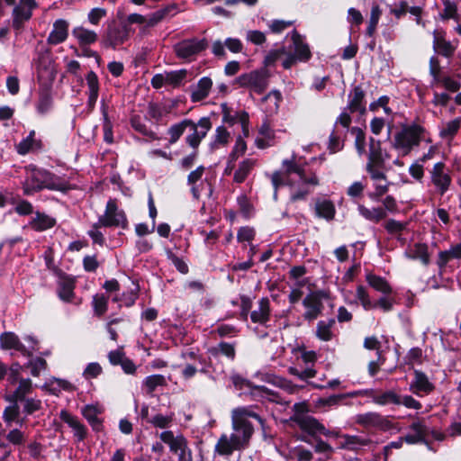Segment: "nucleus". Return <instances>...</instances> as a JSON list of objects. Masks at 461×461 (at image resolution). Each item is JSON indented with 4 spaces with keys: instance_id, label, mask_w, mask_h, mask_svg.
I'll return each instance as SVG.
<instances>
[{
    "instance_id": "nucleus-58",
    "label": "nucleus",
    "mask_w": 461,
    "mask_h": 461,
    "mask_svg": "<svg viewBox=\"0 0 461 461\" xmlns=\"http://www.w3.org/2000/svg\"><path fill=\"white\" fill-rule=\"evenodd\" d=\"M131 127L140 134L148 136L151 139H156L155 133L148 129L140 116H133L131 119Z\"/></svg>"
},
{
    "instance_id": "nucleus-31",
    "label": "nucleus",
    "mask_w": 461,
    "mask_h": 461,
    "mask_svg": "<svg viewBox=\"0 0 461 461\" xmlns=\"http://www.w3.org/2000/svg\"><path fill=\"white\" fill-rule=\"evenodd\" d=\"M236 343L221 341L216 346L209 348V353L214 357L224 356L229 360L233 361L236 357Z\"/></svg>"
},
{
    "instance_id": "nucleus-36",
    "label": "nucleus",
    "mask_w": 461,
    "mask_h": 461,
    "mask_svg": "<svg viewBox=\"0 0 461 461\" xmlns=\"http://www.w3.org/2000/svg\"><path fill=\"white\" fill-rule=\"evenodd\" d=\"M56 220L44 213L36 212L35 217L30 221V226L36 231H43L52 228Z\"/></svg>"
},
{
    "instance_id": "nucleus-18",
    "label": "nucleus",
    "mask_w": 461,
    "mask_h": 461,
    "mask_svg": "<svg viewBox=\"0 0 461 461\" xmlns=\"http://www.w3.org/2000/svg\"><path fill=\"white\" fill-rule=\"evenodd\" d=\"M258 166V159L253 158H246L235 165L233 169V182L241 184L249 177L251 172Z\"/></svg>"
},
{
    "instance_id": "nucleus-24",
    "label": "nucleus",
    "mask_w": 461,
    "mask_h": 461,
    "mask_svg": "<svg viewBox=\"0 0 461 461\" xmlns=\"http://www.w3.org/2000/svg\"><path fill=\"white\" fill-rule=\"evenodd\" d=\"M314 212L317 217L330 221L335 218L336 207L330 199L317 198L314 202Z\"/></svg>"
},
{
    "instance_id": "nucleus-38",
    "label": "nucleus",
    "mask_w": 461,
    "mask_h": 461,
    "mask_svg": "<svg viewBox=\"0 0 461 461\" xmlns=\"http://www.w3.org/2000/svg\"><path fill=\"white\" fill-rule=\"evenodd\" d=\"M0 346L3 349H23V344L19 337L12 331H5L0 335Z\"/></svg>"
},
{
    "instance_id": "nucleus-55",
    "label": "nucleus",
    "mask_w": 461,
    "mask_h": 461,
    "mask_svg": "<svg viewBox=\"0 0 461 461\" xmlns=\"http://www.w3.org/2000/svg\"><path fill=\"white\" fill-rule=\"evenodd\" d=\"M11 405L5 407L3 412V419L7 425L18 419L20 415V407L17 402H9Z\"/></svg>"
},
{
    "instance_id": "nucleus-42",
    "label": "nucleus",
    "mask_w": 461,
    "mask_h": 461,
    "mask_svg": "<svg viewBox=\"0 0 461 461\" xmlns=\"http://www.w3.org/2000/svg\"><path fill=\"white\" fill-rule=\"evenodd\" d=\"M159 437L164 443L169 446L170 451L172 453H177V448H179L181 444L186 440L183 435L175 437L173 431L171 430L163 431Z\"/></svg>"
},
{
    "instance_id": "nucleus-5",
    "label": "nucleus",
    "mask_w": 461,
    "mask_h": 461,
    "mask_svg": "<svg viewBox=\"0 0 461 461\" xmlns=\"http://www.w3.org/2000/svg\"><path fill=\"white\" fill-rule=\"evenodd\" d=\"M291 39L294 43V54L287 53V57L283 59L284 68L289 69L297 61L305 62L310 59L312 53L308 44L303 42L302 36L295 30L292 32Z\"/></svg>"
},
{
    "instance_id": "nucleus-53",
    "label": "nucleus",
    "mask_w": 461,
    "mask_h": 461,
    "mask_svg": "<svg viewBox=\"0 0 461 461\" xmlns=\"http://www.w3.org/2000/svg\"><path fill=\"white\" fill-rule=\"evenodd\" d=\"M382 14V10L377 4L373 5L370 13L369 24L366 29V34L370 37L374 36L379 19Z\"/></svg>"
},
{
    "instance_id": "nucleus-39",
    "label": "nucleus",
    "mask_w": 461,
    "mask_h": 461,
    "mask_svg": "<svg viewBox=\"0 0 461 461\" xmlns=\"http://www.w3.org/2000/svg\"><path fill=\"white\" fill-rule=\"evenodd\" d=\"M384 158L382 155V149L380 147L379 141H375L373 138L370 140V148H369V153H368V161L366 165L374 166H381L384 167Z\"/></svg>"
},
{
    "instance_id": "nucleus-49",
    "label": "nucleus",
    "mask_w": 461,
    "mask_h": 461,
    "mask_svg": "<svg viewBox=\"0 0 461 461\" xmlns=\"http://www.w3.org/2000/svg\"><path fill=\"white\" fill-rule=\"evenodd\" d=\"M143 385L148 393H152L158 386H166L167 380L163 375H151L144 379Z\"/></svg>"
},
{
    "instance_id": "nucleus-14",
    "label": "nucleus",
    "mask_w": 461,
    "mask_h": 461,
    "mask_svg": "<svg viewBox=\"0 0 461 461\" xmlns=\"http://www.w3.org/2000/svg\"><path fill=\"white\" fill-rule=\"evenodd\" d=\"M356 422L365 428H376L388 430L393 428V424L387 418L378 412H366L356 416Z\"/></svg>"
},
{
    "instance_id": "nucleus-12",
    "label": "nucleus",
    "mask_w": 461,
    "mask_h": 461,
    "mask_svg": "<svg viewBox=\"0 0 461 461\" xmlns=\"http://www.w3.org/2000/svg\"><path fill=\"white\" fill-rule=\"evenodd\" d=\"M207 48V41L198 39L184 40L174 46L176 55L179 59H189Z\"/></svg>"
},
{
    "instance_id": "nucleus-16",
    "label": "nucleus",
    "mask_w": 461,
    "mask_h": 461,
    "mask_svg": "<svg viewBox=\"0 0 461 461\" xmlns=\"http://www.w3.org/2000/svg\"><path fill=\"white\" fill-rule=\"evenodd\" d=\"M221 113H222V122L232 126L237 122H240L242 128V132L244 137H249V115L246 111H240L231 113V109L229 105L224 103L221 104Z\"/></svg>"
},
{
    "instance_id": "nucleus-44",
    "label": "nucleus",
    "mask_w": 461,
    "mask_h": 461,
    "mask_svg": "<svg viewBox=\"0 0 461 461\" xmlns=\"http://www.w3.org/2000/svg\"><path fill=\"white\" fill-rule=\"evenodd\" d=\"M188 124H191V120L185 119L169 127L167 134L169 136L168 141L170 144H174L179 140L184 131L187 129Z\"/></svg>"
},
{
    "instance_id": "nucleus-23",
    "label": "nucleus",
    "mask_w": 461,
    "mask_h": 461,
    "mask_svg": "<svg viewBox=\"0 0 461 461\" xmlns=\"http://www.w3.org/2000/svg\"><path fill=\"white\" fill-rule=\"evenodd\" d=\"M213 81L209 77H203L200 78L195 86H193L191 91V101L192 102H201L206 99L212 88Z\"/></svg>"
},
{
    "instance_id": "nucleus-22",
    "label": "nucleus",
    "mask_w": 461,
    "mask_h": 461,
    "mask_svg": "<svg viewBox=\"0 0 461 461\" xmlns=\"http://www.w3.org/2000/svg\"><path fill=\"white\" fill-rule=\"evenodd\" d=\"M69 23L64 19H59L54 22L53 28L47 39L50 45H57L65 41L68 35Z\"/></svg>"
},
{
    "instance_id": "nucleus-47",
    "label": "nucleus",
    "mask_w": 461,
    "mask_h": 461,
    "mask_svg": "<svg viewBox=\"0 0 461 461\" xmlns=\"http://www.w3.org/2000/svg\"><path fill=\"white\" fill-rule=\"evenodd\" d=\"M52 104L51 97V87L40 86L39 90V103H38V111L40 113L47 112Z\"/></svg>"
},
{
    "instance_id": "nucleus-9",
    "label": "nucleus",
    "mask_w": 461,
    "mask_h": 461,
    "mask_svg": "<svg viewBox=\"0 0 461 461\" xmlns=\"http://www.w3.org/2000/svg\"><path fill=\"white\" fill-rule=\"evenodd\" d=\"M327 296L326 293L321 290L311 292L303 300V305L307 309L303 313L305 321H312L316 320L322 312V299Z\"/></svg>"
},
{
    "instance_id": "nucleus-41",
    "label": "nucleus",
    "mask_w": 461,
    "mask_h": 461,
    "mask_svg": "<svg viewBox=\"0 0 461 461\" xmlns=\"http://www.w3.org/2000/svg\"><path fill=\"white\" fill-rule=\"evenodd\" d=\"M336 321L330 318L327 322L320 321L317 323L316 337L322 341H330L333 338L331 328L334 326Z\"/></svg>"
},
{
    "instance_id": "nucleus-13",
    "label": "nucleus",
    "mask_w": 461,
    "mask_h": 461,
    "mask_svg": "<svg viewBox=\"0 0 461 461\" xmlns=\"http://www.w3.org/2000/svg\"><path fill=\"white\" fill-rule=\"evenodd\" d=\"M131 30L127 25L112 24L107 28L104 38V45L113 50L122 45L130 38Z\"/></svg>"
},
{
    "instance_id": "nucleus-20",
    "label": "nucleus",
    "mask_w": 461,
    "mask_h": 461,
    "mask_svg": "<svg viewBox=\"0 0 461 461\" xmlns=\"http://www.w3.org/2000/svg\"><path fill=\"white\" fill-rule=\"evenodd\" d=\"M43 148L42 140L36 138L35 131H31L29 135L22 140L16 146V151L20 155H26L30 152H38Z\"/></svg>"
},
{
    "instance_id": "nucleus-59",
    "label": "nucleus",
    "mask_w": 461,
    "mask_h": 461,
    "mask_svg": "<svg viewBox=\"0 0 461 461\" xmlns=\"http://www.w3.org/2000/svg\"><path fill=\"white\" fill-rule=\"evenodd\" d=\"M186 75L187 71L185 69H180L166 73L167 84L175 87L178 86L186 77Z\"/></svg>"
},
{
    "instance_id": "nucleus-2",
    "label": "nucleus",
    "mask_w": 461,
    "mask_h": 461,
    "mask_svg": "<svg viewBox=\"0 0 461 461\" xmlns=\"http://www.w3.org/2000/svg\"><path fill=\"white\" fill-rule=\"evenodd\" d=\"M424 131V128L419 124L402 125L393 136V147L406 156L419 146Z\"/></svg>"
},
{
    "instance_id": "nucleus-25",
    "label": "nucleus",
    "mask_w": 461,
    "mask_h": 461,
    "mask_svg": "<svg viewBox=\"0 0 461 461\" xmlns=\"http://www.w3.org/2000/svg\"><path fill=\"white\" fill-rule=\"evenodd\" d=\"M81 413L94 431L100 432L104 429L103 420L98 418V414L102 413L99 407L87 404L82 408Z\"/></svg>"
},
{
    "instance_id": "nucleus-28",
    "label": "nucleus",
    "mask_w": 461,
    "mask_h": 461,
    "mask_svg": "<svg viewBox=\"0 0 461 461\" xmlns=\"http://www.w3.org/2000/svg\"><path fill=\"white\" fill-rule=\"evenodd\" d=\"M275 138V131L272 129L270 123L266 121L258 129V137L255 140V145L258 149H266L273 144Z\"/></svg>"
},
{
    "instance_id": "nucleus-51",
    "label": "nucleus",
    "mask_w": 461,
    "mask_h": 461,
    "mask_svg": "<svg viewBox=\"0 0 461 461\" xmlns=\"http://www.w3.org/2000/svg\"><path fill=\"white\" fill-rule=\"evenodd\" d=\"M86 83L89 88V103L95 104L98 97V78L95 72L90 71L86 76Z\"/></svg>"
},
{
    "instance_id": "nucleus-4",
    "label": "nucleus",
    "mask_w": 461,
    "mask_h": 461,
    "mask_svg": "<svg viewBox=\"0 0 461 461\" xmlns=\"http://www.w3.org/2000/svg\"><path fill=\"white\" fill-rule=\"evenodd\" d=\"M290 420L294 422L300 429L306 433V435H301L298 439L307 444L312 445V441L310 437L313 439L319 435H321V431L324 430V425L321 423L315 417L310 415H292Z\"/></svg>"
},
{
    "instance_id": "nucleus-26",
    "label": "nucleus",
    "mask_w": 461,
    "mask_h": 461,
    "mask_svg": "<svg viewBox=\"0 0 461 461\" xmlns=\"http://www.w3.org/2000/svg\"><path fill=\"white\" fill-rule=\"evenodd\" d=\"M433 48L438 54L446 58H451L456 51V46L447 41L443 32L435 31Z\"/></svg>"
},
{
    "instance_id": "nucleus-37",
    "label": "nucleus",
    "mask_w": 461,
    "mask_h": 461,
    "mask_svg": "<svg viewBox=\"0 0 461 461\" xmlns=\"http://www.w3.org/2000/svg\"><path fill=\"white\" fill-rule=\"evenodd\" d=\"M242 394L249 396L253 401H261L262 399L274 396L276 393L265 385H255L252 383V386H250L248 391H244Z\"/></svg>"
},
{
    "instance_id": "nucleus-35",
    "label": "nucleus",
    "mask_w": 461,
    "mask_h": 461,
    "mask_svg": "<svg viewBox=\"0 0 461 461\" xmlns=\"http://www.w3.org/2000/svg\"><path fill=\"white\" fill-rule=\"evenodd\" d=\"M344 441L340 442L339 448L347 450H357L359 446H367L371 440L359 436L344 434L342 436Z\"/></svg>"
},
{
    "instance_id": "nucleus-17",
    "label": "nucleus",
    "mask_w": 461,
    "mask_h": 461,
    "mask_svg": "<svg viewBox=\"0 0 461 461\" xmlns=\"http://www.w3.org/2000/svg\"><path fill=\"white\" fill-rule=\"evenodd\" d=\"M60 420L67 423L73 430L77 441H84L87 437V429L81 423L77 416L72 415L67 410H61L59 413Z\"/></svg>"
},
{
    "instance_id": "nucleus-63",
    "label": "nucleus",
    "mask_w": 461,
    "mask_h": 461,
    "mask_svg": "<svg viewBox=\"0 0 461 461\" xmlns=\"http://www.w3.org/2000/svg\"><path fill=\"white\" fill-rule=\"evenodd\" d=\"M391 183L387 178L385 180H381V182H374V192L369 194V197L371 199H378L384 194H385L390 187Z\"/></svg>"
},
{
    "instance_id": "nucleus-54",
    "label": "nucleus",
    "mask_w": 461,
    "mask_h": 461,
    "mask_svg": "<svg viewBox=\"0 0 461 461\" xmlns=\"http://www.w3.org/2000/svg\"><path fill=\"white\" fill-rule=\"evenodd\" d=\"M233 418L237 420H249L248 418H252L258 422L263 418L258 412L254 411L252 406L239 407L233 411Z\"/></svg>"
},
{
    "instance_id": "nucleus-56",
    "label": "nucleus",
    "mask_w": 461,
    "mask_h": 461,
    "mask_svg": "<svg viewBox=\"0 0 461 461\" xmlns=\"http://www.w3.org/2000/svg\"><path fill=\"white\" fill-rule=\"evenodd\" d=\"M108 298L104 294H95L93 298V307L95 314L98 317L103 316L107 311Z\"/></svg>"
},
{
    "instance_id": "nucleus-57",
    "label": "nucleus",
    "mask_w": 461,
    "mask_h": 461,
    "mask_svg": "<svg viewBox=\"0 0 461 461\" xmlns=\"http://www.w3.org/2000/svg\"><path fill=\"white\" fill-rule=\"evenodd\" d=\"M461 125V119L456 118L445 124L440 131V136L442 138H453L458 131Z\"/></svg>"
},
{
    "instance_id": "nucleus-6",
    "label": "nucleus",
    "mask_w": 461,
    "mask_h": 461,
    "mask_svg": "<svg viewBox=\"0 0 461 461\" xmlns=\"http://www.w3.org/2000/svg\"><path fill=\"white\" fill-rule=\"evenodd\" d=\"M429 179L436 194L441 196L449 190L452 185L450 170L443 162L434 164L429 171Z\"/></svg>"
},
{
    "instance_id": "nucleus-43",
    "label": "nucleus",
    "mask_w": 461,
    "mask_h": 461,
    "mask_svg": "<svg viewBox=\"0 0 461 461\" xmlns=\"http://www.w3.org/2000/svg\"><path fill=\"white\" fill-rule=\"evenodd\" d=\"M358 211L366 219L373 221H379L386 216V212L382 207L367 208L363 204H359Z\"/></svg>"
},
{
    "instance_id": "nucleus-7",
    "label": "nucleus",
    "mask_w": 461,
    "mask_h": 461,
    "mask_svg": "<svg viewBox=\"0 0 461 461\" xmlns=\"http://www.w3.org/2000/svg\"><path fill=\"white\" fill-rule=\"evenodd\" d=\"M38 7L35 0H19L12 12V26L16 31H21L24 23L30 21L32 11Z\"/></svg>"
},
{
    "instance_id": "nucleus-21",
    "label": "nucleus",
    "mask_w": 461,
    "mask_h": 461,
    "mask_svg": "<svg viewBox=\"0 0 461 461\" xmlns=\"http://www.w3.org/2000/svg\"><path fill=\"white\" fill-rule=\"evenodd\" d=\"M410 429L415 432V434H407L403 438V441L410 445L422 443L428 445L429 442L426 439L427 435L429 433V428L422 421H415L410 425Z\"/></svg>"
},
{
    "instance_id": "nucleus-11",
    "label": "nucleus",
    "mask_w": 461,
    "mask_h": 461,
    "mask_svg": "<svg viewBox=\"0 0 461 461\" xmlns=\"http://www.w3.org/2000/svg\"><path fill=\"white\" fill-rule=\"evenodd\" d=\"M56 70L52 59L49 55L40 57L37 66V79L41 86L52 87Z\"/></svg>"
},
{
    "instance_id": "nucleus-32",
    "label": "nucleus",
    "mask_w": 461,
    "mask_h": 461,
    "mask_svg": "<svg viewBox=\"0 0 461 461\" xmlns=\"http://www.w3.org/2000/svg\"><path fill=\"white\" fill-rule=\"evenodd\" d=\"M258 311L250 313V320L253 323L265 324L270 319V305L267 298H261L258 303Z\"/></svg>"
},
{
    "instance_id": "nucleus-50",
    "label": "nucleus",
    "mask_w": 461,
    "mask_h": 461,
    "mask_svg": "<svg viewBox=\"0 0 461 461\" xmlns=\"http://www.w3.org/2000/svg\"><path fill=\"white\" fill-rule=\"evenodd\" d=\"M214 452L222 456H230L234 452L233 447L230 446V442L229 441V438L226 434H222L219 438L214 447Z\"/></svg>"
},
{
    "instance_id": "nucleus-1",
    "label": "nucleus",
    "mask_w": 461,
    "mask_h": 461,
    "mask_svg": "<svg viewBox=\"0 0 461 461\" xmlns=\"http://www.w3.org/2000/svg\"><path fill=\"white\" fill-rule=\"evenodd\" d=\"M271 180L276 188L284 185L292 187L290 196L292 202L304 200L310 194L309 187L317 186L320 184L317 174L303 168L294 158L285 159L282 163V170L274 172Z\"/></svg>"
},
{
    "instance_id": "nucleus-60",
    "label": "nucleus",
    "mask_w": 461,
    "mask_h": 461,
    "mask_svg": "<svg viewBox=\"0 0 461 461\" xmlns=\"http://www.w3.org/2000/svg\"><path fill=\"white\" fill-rule=\"evenodd\" d=\"M351 133L355 136V146L357 152L362 155L366 151V134L364 131L358 127H353Z\"/></svg>"
},
{
    "instance_id": "nucleus-34",
    "label": "nucleus",
    "mask_w": 461,
    "mask_h": 461,
    "mask_svg": "<svg viewBox=\"0 0 461 461\" xmlns=\"http://www.w3.org/2000/svg\"><path fill=\"white\" fill-rule=\"evenodd\" d=\"M36 176H44V188L66 191L68 189V184L59 176L46 171L45 173H36Z\"/></svg>"
},
{
    "instance_id": "nucleus-40",
    "label": "nucleus",
    "mask_w": 461,
    "mask_h": 461,
    "mask_svg": "<svg viewBox=\"0 0 461 461\" xmlns=\"http://www.w3.org/2000/svg\"><path fill=\"white\" fill-rule=\"evenodd\" d=\"M373 402L378 405H400V394L393 390H388L373 395Z\"/></svg>"
},
{
    "instance_id": "nucleus-10",
    "label": "nucleus",
    "mask_w": 461,
    "mask_h": 461,
    "mask_svg": "<svg viewBox=\"0 0 461 461\" xmlns=\"http://www.w3.org/2000/svg\"><path fill=\"white\" fill-rule=\"evenodd\" d=\"M187 129L192 131L185 138V142L194 149H197L202 140L212 129V122L209 117H203L197 122L191 120Z\"/></svg>"
},
{
    "instance_id": "nucleus-33",
    "label": "nucleus",
    "mask_w": 461,
    "mask_h": 461,
    "mask_svg": "<svg viewBox=\"0 0 461 461\" xmlns=\"http://www.w3.org/2000/svg\"><path fill=\"white\" fill-rule=\"evenodd\" d=\"M73 36L77 40L80 46L90 45L97 41V33L82 26L74 28Z\"/></svg>"
},
{
    "instance_id": "nucleus-3",
    "label": "nucleus",
    "mask_w": 461,
    "mask_h": 461,
    "mask_svg": "<svg viewBox=\"0 0 461 461\" xmlns=\"http://www.w3.org/2000/svg\"><path fill=\"white\" fill-rule=\"evenodd\" d=\"M46 266L58 277V294L60 300L67 303L72 302L75 297L76 277L57 267L55 261H46Z\"/></svg>"
},
{
    "instance_id": "nucleus-62",
    "label": "nucleus",
    "mask_w": 461,
    "mask_h": 461,
    "mask_svg": "<svg viewBox=\"0 0 461 461\" xmlns=\"http://www.w3.org/2000/svg\"><path fill=\"white\" fill-rule=\"evenodd\" d=\"M357 298L366 311L375 309V305L371 302L366 289L363 285L357 287Z\"/></svg>"
},
{
    "instance_id": "nucleus-15",
    "label": "nucleus",
    "mask_w": 461,
    "mask_h": 461,
    "mask_svg": "<svg viewBox=\"0 0 461 461\" xmlns=\"http://www.w3.org/2000/svg\"><path fill=\"white\" fill-rule=\"evenodd\" d=\"M237 83L240 86L249 87L258 94H262L268 85L267 77L258 71H251L240 76L237 78Z\"/></svg>"
},
{
    "instance_id": "nucleus-29",
    "label": "nucleus",
    "mask_w": 461,
    "mask_h": 461,
    "mask_svg": "<svg viewBox=\"0 0 461 461\" xmlns=\"http://www.w3.org/2000/svg\"><path fill=\"white\" fill-rule=\"evenodd\" d=\"M32 392V382L30 378H21L18 387L13 393L5 394L6 402H23L26 399V395Z\"/></svg>"
},
{
    "instance_id": "nucleus-61",
    "label": "nucleus",
    "mask_w": 461,
    "mask_h": 461,
    "mask_svg": "<svg viewBox=\"0 0 461 461\" xmlns=\"http://www.w3.org/2000/svg\"><path fill=\"white\" fill-rule=\"evenodd\" d=\"M256 236V231L253 228L244 226L240 228L237 233V240L240 243L251 244Z\"/></svg>"
},
{
    "instance_id": "nucleus-8",
    "label": "nucleus",
    "mask_w": 461,
    "mask_h": 461,
    "mask_svg": "<svg viewBox=\"0 0 461 461\" xmlns=\"http://www.w3.org/2000/svg\"><path fill=\"white\" fill-rule=\"evenodd\" d=\"M99 224L104 227H127V218L125 213L118 209L116 200L108 201L104 214L99 218Z\"/></svg>"
},
{
    "instance_id": "nucleus-19",
    "label": "nucleus",
    "mask_w": 461,
    "mask_h": 461,
    "mask_svg": "<svg viewBox=\"0 0 461 461\" xmlns=\"http://www.w3.org/2000/svg\"><path fill=\"white\" fill-rule=\"evenodd\" d=\"M413 374L414 380L410 384V389L413 393L417 395H420V393L429 394L435 390V385L429 381L425 373L416 369Z\"/></svg>"
},
{
    "instance_id": "nucleus-46",
    "label": "nucleus",
    "mask_w": 461,
    "mask_h": 461,
    "mask_svg": "<svg viewBox=\"0 0 461 461\" xmlns=\"http://www.w3.org/2000/svg\"><path fill=\"white\" fill-rule=\"evenodd\" d=\"M233 428L236 431L241 432V437L244 438L245 442H249L254 433V427L249 420L233 418Z\"/></svg>"
},
{
    "instance_id": "nucleus-48",
    "label": "nucleus",
    "mask_w": 461,
    "mask_h": 461,
    "mask_svg": "<svg viewBox=\"0 0 461 461\" xmlns=\"http://www.w3.org/2000/svg\"><path fill=\"white\" fill-rule=\"evenodd\" d=\"M365 94L360 86H356L353 90V97L348 104V109L351 113H365L366 108L362 104Z\"/></svg>"
},
{
    "instance_id": "nucleus-27",
    "label": "nucleus",
    "mask_w": 461,
    "mask_h": 461,
    "mask_svg": "<svg viewBox=\"0 0 461 461\" xmlns=\"http://www.w3.org/2000/svg\"><path fill=\"white\" fill-rule=\"evenodd\" d=\"M246 150L247 143L242 137L239 136L236 139L235 145L233 146V149L229 155L228 162L224 169L225 175L230 176L232 173L235 167V161L238 159V158L243 156Z\"/></svg>"
},
{
    "instance_id": "nucleus-45",
    "label": "nucleus",
    "mask_w": 461,
    "mask_h": 461,
    "mask_svg": "<svg viewBox=\"0 0 461 461\" xmlns=\"http://www.w3.org/2000/svg\"><path fill=\"white\" fill-rule=\"evenodd\" d=\"M366 281L371 287L378 292L384 294H388L392 292V288L388 282L381 276L370 274L367 275Z\"/></svg>"
},
{
    "instance_id": "nucleus-64",
    "label": "nucleus",
    "mask_w": 461,
    "mask_h": 461,
    "mask_svg": "<svg viewBox=\"0 0 461 461\" xmlns=\"http://www.w3.org/2000/svg\"><path fill=\"white\" fill-rule=\"evenodd\" d=\"M173 421V414L170 416H164L160 413L156 414L151 420H149L148 422L151 423L155 428L159 429H167L171 426Z\"/></svg>"
},
{
    "instance_id": "nucleus-52",
    "label": "nucleus",
    "mask_w": 461,
    "mask_h": 461,
    "mask_svg": "<svg viewBox=\"0 0 461 461\" xmlns=\"http://www.w3.org/2000/svg\"><path fill=\"white\" fill-rule=\"evenodd\" d=\"M140 286L137 283L134 289L127 293H123L121 297L115 296L114 302H122L125 307H131L134 305L136 300L139 298Z\"/></svg>"
},
{
    "instance_id": "nucleus-30",
    "label": "nucleus",
    "mask_w": 461,
    "mask_h": 461,
    "mask_svg": "<svg viewBox=\"0 0 461 461\" xmlns=\"http://www.w3.org/2000/svg\"><path fill=\"white\" fill-rule=\"evenodd\" d=\"M46 170L32 169L23 183V192L29 195L35 191L44 188V176H36V173H45Z\"/></svg>"
}]
</instances>
